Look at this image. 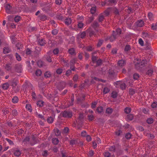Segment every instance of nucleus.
<instances>
[{
  "mask_svg": "<svg viewBox=\"0 0 157 157\" xmlns=\"http://www.w3.org/2000/svg\"><path fill=\"white\" fill-rule=\"evenodd\" d=\"M20 19H21L20 17V16H16L14 18V20L15 22H17L19 21L20 20Z\"/></svg>",
  "mask_w": 157,
  "mask_h": 157,
  "instance_id": "nucleus-58",
  "label": "nucleus"
},
{
  "mask_svg": "<svg viewBox=\"0 0 157 157\" xmlns=\"http://www.w3.org/2000/svg\"><path fill=\"white\" fill-rule=\"evenodd\" d=\"M5 139L7 141L10 145H14V143L12 140L7 138H5Z\"/></svg>",
  "mask_w": 157,
  "mask_h": 157,
  "instance_id": "nucleus-52",
  "label": "nucleus"
},
{
  "mask_svg": "<svg viewBox=\"0 0 157 157\" xmlns=\"http://www.w3.org/2000/svg\"><path fill=\"white\" fill-rule=\"evenodd\" d=\"M104 17L103 15H99L98 18V21L99 22H102L104 21Z\"/></svg>",
  "mask_w": 157,
  "mask_h": 157,
  "instance_id": "nucleus-27",
  "label": "nucleus"
},
{
  "mask_svg": "<svg viewBox=\"0 0 157 157\" xmlns=\"http://www.w3.org/2000/svg\"><path fill=\"white\" fill-rule=\"evenodd\" d=\"M105 112L108 114H111L113 112L112 108L109 107L106 108Z\"/></svg>",
  "mask_w": 157,
  "mask_h": 157,
  "instance_id": "nucleus-28",
  "label": "nucleus"
},
{
  "mask_svg": "<svg viewBox=\"0 0 157 157\" xmlns=\"http://www.w3.org/2000/svg\"><path fill=\"white\" fill-rule=\"evenodd\" d=\"M103 42V40L99 39L97 44V46L98 47H100L102 45Z\"/></svg>",
  "mask_w": 157,
  "mask_h": 157,
  "instance_id": "nucleus-53",
  "label": "nucleus"
},
{
  "mask_svg": "<svg viewBox=\"0 0 157 157\" xmlns=\"http://www.w3.org/2000/svg\"><path fill=\"white\" fill-rule=\"evenodd\" d=\"M18 98L17 96H14L12 99V101L13 103L15 104L18 102Z\"/></svg>",
  "mask_w": 157,
  "mask_h": 157,
  "instance_id": "nucleus-26",
  "label": "nucleus"
},
{
  "mask_svg": "<svg viewBox=\"0 0 157 157\" xmlns=\"http://www.w3.org/2000/svg\"><path fill=\"white\" fill-rule=\"evenodd\" d=\"M113 33H115L116 35L118 37L121 33L122 30L120 28H117L115 31H113Z\"/></svg>",
  "mask_w": 157,
  "mask_h": 157,
  "instance_id": "nucleus-17",
  "label": "nucleus"
},
{
  "mask_svg": "<svg viewBox=\"0 0 157 157\" xmlns=\"http://www.w3.org/2000/svg\"><path fill=\"white\" fill-rule=\"evenodd\" d=\"M39 140L33 135H32L30 143L32 145H33L39 143Z\"/></svg>",
  "mask_w": 157,
  "mask_h": 157,
  "instance_id": "nucleus-2",
  "label": "nucleus"
},
{
  "mask_svg": "<svg viewBox=\"0 0 157 157\" xmlns=\"http://www.w3.org/2000/svg\"><path fill=\"white\" fill-rule=\"evenodd\" d=\"M131 134L129 133H127L125 135V137L127 139H130L131 137Z\"/></svg>",
  "mask_w": 157,
  "mask_h": 157,
  "instance_id": "nucleus-60",
  "label": "nucleus"
},
{
  "mask_svg": "<svg viewBox=\"0 0 157 157\" xmlns=\"http://www.w3.org/2000/svg\"><path fill=\"white\" fill-rule=\"evenodd\" d=\"M15 56L17 60L18 61H20L21 60V58L20 56L17 53L15 54Z\"/></svg>",
  "mask_w": 157,
  "mask_h": 157,
  "instance_id": "nucleus-62",
  "label": "nucleus"
},
{
  "mask_svg": "<svg viewBox=\"0 0 157 157\" xmlns=\"http://www.w3.org/2000/svg\"><path fill=\"white\" fill-rule=\"evenodd\" d=\"M96 63L97 66H101L102 63V60L101 59H99L97 60L96 62Z\"/></svg>",
  "mask_w": 157,
  "mask_h": 157,
  "instance_id": "nucleus-46",
  "label": "nucleus"
},
{
  "mask_svg": "<svg viewBox=\"0 0 157 157\" xmlns=\"http://www.w3.org/2000/svg\"><path fill=\"white\" fill-rule=\"evenodd\" d=\"M117 36L116 35L115 33H113L112 35L110 36H109L106 38V40H109L111 42H113L117 38Z\"/></svg>",
  "mask_w": 157,
  "mask_h": 157,
  "instance_id": "nucleus-5",
  "label": "nucleus"
},
{
  "mask_svg": "<svg viewBox=\"0 0 157 157\" xmlns=\"http://www.w3.org/2000/svg\"><path fill=\"white\" fill-rule=\"evenodd\" d=\"M126 64V61L123 59L119 60L117 63L118 65L120 67H123Z\"/></svg>",
  "mask_w": 157,
  "mask_h": 157,
  "instance_id": "nucleus-14",
  "label": "nucleus"
},
{
  "mask_svg": "<svg viewBox=\"0 0 157 157\" xmlns=\"http://www.w3.org/2000/svg\"><path fill=\"white\" fill-rule=\"evenodd\" d=\"M53 121L54 118L53 117H50L47 119L48 122L49 123H52L53 122Z\"/></svg>",
  "mask_w": 157,
  "mask_h": 157,
  "instance_id": "nucleus-43",
  "label": "nucleus"
},
{
  "mask_svg": "<svg viewBox=\"0 0 157 157\" xmlns=\"http://www.w3.org/2000/svg\"><path fill=\"white\" fill-rule=\"evenodd\" d=\"M51 75V73L50 72L47 71L44 74V76L46 78H49Z\"/></svg>",
  "mask_w": 157,
  "mask_h": 157,
  "instance_id": "nucleus-44",
  "label": "nucleus"
},
{
  "mask_svg": "<svg viewBox=\"0 0 157 157\" xmlns=\"http://www.w3.org/2000/svg\"><path fill=\"white\" fill-rule=\"evenodd\" d=\"M46 43V41L44 39L40 38L38 40V44L41 46H44Z\"/></svg>",
  "mask_w": 157,
  "mask_h": 157,
  "instance_id": "nucleus-10",
  "label": "nucleus"
},
{
  "mask_svg": "<svg viewBox=\"0 0 157 157\" xmlns=\"http://www.w3.org/2000/svg\"><path fill=\"white\" fill-rule=\"evenodd\" d=\"M72 22V20L71 18L67 17L64 20L65 24L67 26L70 25Z\"/></svg>",
  "mask_w": 157,
  "mask_h": 157,
  "instance_id": "nucleus-16",
  "label": "nucleus"
},
{
  "mask_svg": "<svg viewBox=\"0 0 157 157\" xmlns=\"http://www.w3.org/2000/svg\"><path fill=\"white\" fill-rule=\"evenodd\" d=\"M124 111L127 114L129 113L131 111V109L129 107H126L124 109Z\"/></svg>",
  "mask_w": 157,
  "mask_h": 157,
  "instance_id": "nucleus-47",
  "label": "nucleus"
},
{
  "mask_svg": "<svg viewBox=\"0 0 157 157\" xmlns=\"http://www.w3.org/2000/svg\"><path fill=\"white\" fill-rule=\"evenodd\" d=\"M148 16L150 20L152 21L153 20V14L151 13H148Z\"/></svg>",
  "mask_w": 157,
  "mask_h": 157,
  "instance_id": "nucleus-42",
  "label": "nucleus"
},
{
  "mask_svg": "<svg viewBox=\"0 0 157 157\" xmlns=\"http://www.w3.org/2000/svg\"><path fill=\"white\" fill-rule=\"evenodd\" d=\"M25 53L27 55H29L32 54V51L30 49L28 48L25 49Z\"/></svg>",
  "mask_w": 157,
  "mask_h": 157,
  "instance_id": "nucleus-33",
  "label": "nucleus"
},
{
  "mask_svg": "<svg viewBox=\"0 0 157 157\" xmlns=\"http://www.w3.org/2000/svg\"><path fill=\"white\" fill-rule=\"evenodd\" d=\"M77 59L76 58H74L71 59L70 61V65H75V63L77 61Z\"/></svg>",
  "mask_w": 157,
  "mask_h": 157,
  "instance_id": "nucleus-24",
  "label": "nucleus"
},
{
  "mask_svg": "<svg viewBox=\"0 0 157 157\" xmlns=\"http://www.w3.org/2000/svg\"><path fill=\"white\" fill-rule=\"evenodd\" d=\"M78 58L80 60H82L83 58V53L82 52L80 53L78 55Z\"/></svg>",
  "mask_w": 157,
  "mask_h": 157,
  "instance_id": "nucleus-59",
  "label": "nucleus"
},
{
  "mask_svg": "<svg viewBox=\"0 0 157 157\" xmlns=\"http://www.w3.org/2000/svg\"><path fill=\"white\" fill-rule=\"evenodd\" d=\"M116 84L120 86V88L122 90L125 89L126 85L125 83L122 82L121 81H118L116 82Z\"/></svg>",
  "mask_w": 157,
  "mask_h": 157,
  "instance_id": "nucleus-6",
  "label": "nucleus"
},
{
  "mask_svg": "<svg viewBox=\"0 0 157 157\" xmlns=\"http://www.w3.org/2000/svg\"><path fill=\"white\" fill-rule=\"evenodd\" d=\"M40 19L42 21H45L47 19V17L45 15H40L38 16Z\"/></svg>",
  "mask_w": 157,
  "mask_h": 157,
  "instance_id": "nucleus-21",
  "label": "nucleus"
},
{
  "mask_svg": "<svg viewBox=\"0 0 157 157\" xmlns=\"http://www.w3.org/2000/svg\"><path fill=\"white\" fill-rule=\"evenodd\" d=\"M63 70L62 68H59L56 71V72L58 74H60L63 72Z\"/></svg>",
  "mask_w": 157,
  "mask_h": 157,
  "instance_id": "nucleus-54",
  "label": "nucleus"
},
{
  "mask_svg": "<svg viewBox=\"0 0 157 157\" xmlns=\"http://www.w3.org/2000/svg\"><path fill=\"white\" fill-rule=\"evenodd\" d=\"M42 72L40 70H37L35 72V74L37 76H40Z\"/></svg>",
  "mask_w": 157,
  "mask_h": 157,
  "instance_id": "nucleus-55",
  "label": "nucleus"
},
{
  "mask_svg": "<svg viewBox=\"0 0 157 157\" xmlns=\"http://www.w3.org/2000/svg\"><path fill=\"white\" fill-rule=\"evenodd\" d=\"M44 102L42 100H40L37 102V105L39 107H42L44 105Z\"/></svg>",
  "mask_w": 157,
  "mask_h": 157,
  "instance_id": "nucleus-31",
  "label": "nucleus"
},
{
  "mask_svg": "<svg viewBox=\"0 0 157 157\" xmlns=\"http://www.w3.org/2000/svg\"><path fill=\"white\" fill-rule=\"evenodd\" d=\"M11 51V49L10 47L8 46L5 47L3 48V52L4 54L8 53Z\"/></svg>",
  "mask_w": 157,
  "mask_h": 157,
  "instance_id": "nucleus-15",
  "label": "nucleus"
},
{
  "mask_svg": "<svg viewBox=\"0 0 157 157\" xmlns=\"http://www.w3.org/2000/svg\"><path fill=\"white\" fill-rule=\"evenodd\" d=\"M97 111L99 113H101L103 112V109L102 107L100 106L98 107L96 109Z\"/></svg>",
  "mask_w": 157,
  "mask_h": 157,
  "instance_id": "nucleus-23",
  "label": "nucleus"
},
{
  "mask_svg": "<svg viewBox=\"0 0 157 157\" xmlns=\"http://www.w3.org/2000/svg\"><path fill=\"white\" fill-rule=\"evenodd\" d=\"M140 77L139 74L137 73H135L133 75V78L135 80H137Z\"/></svg>",
  "mask_w": 157,
  "mask_h": 157,
  "instance_id": "nucleus-56",
  "label": "nucleus"
},
{
  "mask_svg": "<svg viewBox=\"0 0 157 157\" xmlns=\"http://www.w3.org/2000/svg\"><path fill=\"white\" fill-rule=\"evenodd\" d=\"M84 116L82 113H80L79 116L78 117V120L76 121L77 122H79V124H82V122L84 121Z\"/></svg>",
  "mask_w": 157,
  "mask_h": 157,
  "instance_id": "nucleus-8",
  "label": "nucleus"
},
{
  "mask_svg": "<svg viewBox=\"0 0 157 157\" xmlns=\"http://www.w3.org/2000/svg\"><path fill=\"white\" fill-rule=\"evenodd\" d=\"M86 36V33L85 31H84L81 33H79L78 35V38H84Z\"/></svg>",
  "mask_w": 157,
  "mask_h": 157,
  "instance_id": "nucleus-19",
  "label": "nucleus"
},
{
  "mask_svg": "<svg viewBox=\"0 0 157 157\" xmlns=\"http://www.w3.org/2000/svg\"><path fill=\"white\" fill-rule=\"evenodd\" d=\"M86 32L88 33L90 37H92L93 36H96L95 32L93 30L91 27H89L86 30Z\"/></svg>",
  "mask_w": 157,
  "mask_h": 157,
  "instance_id": "nucleus-3",
  "label": "nucleus"
},
{
  "mask_svg": "<svg viewBox=\"0 0 157 157\" xmlns=\"http://www.w3.org/2000/svg\"><path fill=\"white\" fill-rule=\"evenodd\" d=\"M136 24L137 27H140L144 25V22L142 20H140L137 21Z\"/></svg>",
  "mask_w": 157,
  "mask_h": 157,
  "instance_id": "nucleus-12",
  "label": "nucleus"
},
{
  "mask_svg": "<svg viewBox=\"0 0 157 157\" xmlns=\"http://www.w3.org/2000/svg\"><path fill=\"white\" fill-rule=\"evenodd\" d=\"M131 49V47L129 45H127L125 46L124 51L125 52H128L130 51Z\"/></svg>",
  "mask_w": 157,
  "mask_h": 157,
  "instance_id": "nucleus-35",
  "label": "nucleus"
},
{
  "mask_svg": "<svg viewBox=\"0 0 157 157\" xmlns=\"http://www.w3.org/2000/svg\"><path fill=\"white\" fill-rule=\"evenodd\" d=\"M12 115L14 117L17 116L18 115V112L16 109L12 110L11 112Z\"/></svg>",
  "mask_w": 157,
  "mask_h": 157,
  "instance_id": "nucleus-36",
  "label": "nucleus"
},
{
  "mask_svg": "<svg viewBox=\"0 0 157 157\" xmlns=\"http://www.w3.org/2000/svg\"><path fill=\"white\" fill-rule=\"evenodd\" d=\"M54 130H55V132L56 136H58L60 135L61 134L60 132L58 129H56V130L54 129Z\"/></svg>",
  "mask_w": 157,
  "mask_h": 157,
  "instance_id": "nucleus-57",
  "label": "nucleus"
},
{
  "mask_svg": "<svg viewBox=\"0 0 157 157\" xmlns=\"http://www.w3.org/2000/svg\"><path fill=\"white\" fill-rule=\"evenodd\" d=\"M5 67L7 71H10L12 68L11 65L10 64H6L5 65Z\"/></svg>",
  "mask_w": 157,
  "mask_h": 157,
  "instance_id": "nucleus-32",
  "label": "nucleus"
},
{
  "mask_svg": "<svg viewBox=\"0 0 157 157\" xmlns=\"http://www.w3.org/2000/svg\"><path fill=\"white\" fill-rule=\"evenodd\" d=\"M61 114L63 117L67 118H71L72 116V112L70 111H64Z\"/></svg>",
  "mask_w": 157,
  "mask_h": 157,
  "instance_id": "nucleus-1",
  "label": "nucleus"
},
{
  "mask_svg": "<svg viewBox=\"0 0 157 157\" xmlns=\"http://www.w3.org/2000/svg\"><path fill=\"white\" fill-rule=\"evenodd\" d=\"M142 35L143 38L148 37L149 36L147 33L144 32L142 33Z\"/></svg>",
  "mask_w": 157,
  "mask_h": 157,
  "instance_id": "nucleus-51",
  "label": "nucleus"
},
{
  "mask_svg": "<svg viewBox=\"0 0 157 157\" xmlns=\"http://www.w3.org/2000/svg\"><path fill=\"white\" fill-rule=\"evenodd\" d=\"M153 119L152 118L150 117L147 118L146 120V122L149 124H152L153 122Z\"/></svg>",
  "mask_w": 157,
  "mask_h": 157,
  "instance_id": "nucleus-30",
  "label": "nucleus"
},
{
  "mask_svg": "<svg viewBox=\"0 0 157 157\" xmlns=\"http://www.w3.org/2000/svg\"><path fill=\"white\" fill-rule=\"evenodd\" d=\"M117 156H119L122 154L123 151V150L121 149H119L117 151Z\"/></svg>",
  "mask_w": 157,
  "mask_h": 157,
  "instance_id": "nucleus-37",
  "label": "nucleus"
},
{
  "mask_svg": "<svg viewBox=\"0 0 157 157\" xmlns=\"http://www.w3.org/2000/svg\"><path fill=\"white\" fill-rule=\"evenodd\" d=\"M78 79V76L77 74L75 75L73 78L74 81L75 82H77Z\"/></svg>",
  "mask_w": 157,
  "mask_h": 157,
  "instance_id": "nucleus-48",
  "label": "nucleus"
},
{
  "mask_svg": "<svg viewBox=\"0 0 157 157\" xmlns=\"http://www.w3.org/2000/svg\"><path fill=\"white\" fill-rule=\"evenodd\" d=\"M96 10V6L92 7L90 10V11L92 14H94L95 13Z\"/></svg>",
  "mask_w": 157,
  "mask_h": 157,
  "instance_id": "nucleus-49",
  "label": "nucleus"
},
{
  "mask_svg": "<svg viewBox=\"0 0 157 157\" xmlns=\"http://www.w3.org/2000/svg\"><path fill=\"white\" fill-rule=\"evenodd\" d=\"M5 6L7 13L9 14L12 13V7L9 4H6Z\"/></svg>",
  "mask_w": 157,
  "mask_h": 157,
  "instance_id": "nucleus-4",
  "label": "nucleus"
},
{
  "mask_svg": "<svg viewBox=\"0 0 157 157\" xmlns=\"http://www.w3.org/2000/svg\"><path fill=\"white\" fill-rule=\"evenodd\" d=\"M129 93L132 95H133L135 93V90L132 88L129 89Z\"/></svg>",
  "mask_w": 157,
  "mask_h": 157,
  "instance_id": "nucleus-45",
  "label": "nucleus"
},
{
  "mask_svg": "<svg viewBox=\"0 0 157 157\" xmlns=\"http://www.w3.org/2000/svg\"><path fill=\"white\" fill-rule=\"evenodd\" d=\"M109 150L113 152L115 151V147L114 145H113L110 146L109 148Z\"/></svg>",
  "mask_w": 157,
  "mask_h": 157,
  "instance_id": "nucleus-41",
  "label": "nucleus"
},
{
  "mask_svg": "<svg viewBox=\"0 0 157 157\" xmlns=\"http://www.w3.org/2000/svg\"><path fill=\"white\" fill-rule=\"evenodd\" d=\"M151 28L153 30H156L157 29V22L155 25L152 24L151 26Z\"/></svg>",
  "mask_w": 157,
  "mask_h": 157,
  "instance_id": "nucleus-64",
  "label": "nucleus"
},
{
  "mask_svg": "<svg viewBox=\"0 0 157 157\" xmlns=\"http://www.w3.org/2000/svg\"><path fill=\"white\" fill-rule=\"evenodd\" d=\"M117 92L115 91H113L111 94V97L113 98H116L117 96Z\"/></svg>",
  "mask_w": 157,
  "mask_h": 157,
  "instance_id": "nucleus-34",
  "label": "nucleus"
},
{
  "mask_svg": "<svg viewBox=\"0 0 157 157\" xmlns=\"http://www.w3.org/2000/svg\"><path fill=\"white\" fill-rule=\"evenodd\" d=\"M91 26L95 29L96 28L99 26V24L97 21H94L91 24Z\"/></svg>",
  "mask_w": 157,
  "mask_h": 157,
  "instance_id": "nucleus-20",
  "label": "nucleus"
},
{
  "mask_svg": "<svg viewBox=\"0 0 157 157\" xmlns=\"http://www.w3.org/2000/svg\"><path fill=\"white\" fill-rule=\"evenodd\" d=\"M65 84L64 82H59L57 86V87L59 90H61L63 89L65 87Z\"/></svg>",
  "mask_w": 157,
  "mask_h": 157,
  "instance_id": "nucleus-9",
  "label": "nucleus"
},
{
  "mask_svg": "<svg viewBox=\"0 0 157 157\" xmlns=\"http://www.w3.org/2000/svg\"><path fill=\"white\" fill-rule=\"evenodd\" d=\"M13 154L15 156L19 157L21 155V152L20 150L16 149L14 150Z\"/></svg>",
  "mask_w": 157,
  "mask_h": 157,
  "instance_id": "nucleus-18",
  "label": "nucleus"
},
{
  "mask_svg": "<svg viewBox=\"0 0 157 157\" xmlns=\"http://www.w3.org/2000/svg\"><path fill=\"white\" fill-rule=\"evenodd\" d=\"M9 82L10 85L12 86L13 88H15L17 85V81L14 79L9 81Z\"/></svg>",
  "mask_w": 157,
  "mask_h": 157,
  "instance_id": "nucleus-11",
  "label": "nucleus"
},
{
  "mask_svg": "<svg viewBox=\"0 0 157 157\" xmlns=\"http://www.w3.org/2000/svg\"><path fill=\"white\" fill-rule=\"evenodd\" d=\"M9 84V83L6 82L3 84L2 86V88L4 90H7L9 86L10 85Z\"/></svg>",
  "mask_w": 157,
  "mask_h": 157,
  "instance_id": "nucleus-22",
  "label": "nucleus"
},
{
  "mask_svg": "<svg viewBox=\"0 0 157 157\" xmlns=\"http://www.w3.org/2000/svg\"><path fill=\"white\" fill-rule=\"evenodd\" d=\"M87 21L89 23H91L94 20V17L93 16H91L90 17H89L88 18Z\"/></svg>",
  "mask_w": 157,
  "mask_h": 157,
  "instance_id": "nucleus-61",
  "label": "nucleus"
},
{
  "mask_svg": "<svg viewBox=\"0 0 157 157\" xmlns=\"http://www.w3.org/2000/svg\"><path fill=\"white\" fill-rule=\"evenodd\" d=\"M15 71L18 73H21L22 71V66L20 64L15 65Z\"/></svg>",
  "mask_w": 157,
  "mask_h": 157,
  "instance_id": "nucleus-7",
  "label": "nucleus"
},
{
  "mask_svg": "<svg viewBox=\"0 0 157 157\" xmlns=\"http://www.w3.org/2000/svg\"><path fill=\"white\" fill-rule=\"evenodd\" d=\"M98 57L96 56H95L93 55L92 56L91 59L92 63H94L96 62L97 60V59Z\"/></svg>",
  "mask_w": 157,
  "mask_h": 157,
  "instance_id": "nucleus-38",
  "label": "nucleus"
},
{
  "mask_svg": "<svg viewBox=\"0 0 157 157\" xmlns=\"http://www.w3.org/2000/svg\"><path fill=\"white\" fill-rule=\"evenodd\" d=\"M127 118L128 120L131 121L133 118V116L132 114H128L127 115Z\"/></svg>",
  "mask_w": 157,
  "mask_h": 157,
  "instance_id": "nucleus-50",
  "label": "nucleus"
},
{
  "mask_svg": "<svg viewBox=\"0 0 157 157\" xmlns=\"http://www.w3.org/2000/svg\"><path fill=\"white\" fill-rule=\"evenodd\" d=\"M52 143L55 145H57L59 142V140L57 138H53L52 140Z\"/></svg>",
  "mask_w": 157,
  "mask_h": 157,
  "instance_id": "nucleus-25",
  "label": "nucleus"
},
{
  "mask_svg": "<svg viewBox=\"0 0 157 157\" xmlns=\"http://www.w3.org/2000/svg\"><path fill=\"white\" fill-rule=\"evenodd\" d=\"M109 89L107 87H104L103 90V94H106L108 93H109Z\"/></svg>",
  "mask_w": 157,
  "mask_h": 157,
  "instance_id": "nucleus-29",
  "label": "nucleus"
},
{
  "mask_svg": "<svg viewBox=\"0 0 157 157\" xmlns=\"http://www.w3.org/2000/svg\"><path fill=\"white\" fill-rule=\"evenodd\" d=\"M67 52L69 54L72 56L75 55L76 54L75 50L73 48H69Z\"/></svg>",
  "mask_w": 157,
  "mask_h": 157,
  "instance_id": "nucleus-13",
  "label": "nucleus"
},
{
  "mask_svg": "<svg viewBox=\"0 0 157 157\" xmlns=\"http://www.w3.org/2000/svg\"><path fill=\"white\" fill-rule=\"evenodd\" d=\"M153 73V71L152 69L148 70L146 72V74L147 75L149 76H151Z\"/></svg>",
  "mask_w": 157,
  "mask_h": 157,
  "instance_id": "nucleus-40",
  "label": "nucleus"
},
{
  "mask_svg": "<svg viewBox=\"0 0 157 157\" xmlns=\"http://www.w3.org/2000/svg\"><path fill=\"white\" fill-rule=\"evenodd\" d=\"M147 61L146 60H143L140 63V64L142 67H144L145 66V64L147 63Z\"/></svg>",
  "mask_w": 157,
  "mask_h": 157,
  "instance_id": "nucleus-63",
  "label": "nucleus"
},
{
  "mask_svg": "<svg viewBox=\"0 0 157 157\" xmlns=\"http://www.w3.org/2000/svg\"><path fill=\"white\" fill-rule=\"evenodd\" d=\"M31 96H32V98L33 99L34 101L36 100V94L35 92L33 91H32V92L31 93Z\"/></svg>",
  "mask_w": 157,
  "mask_h": 157,
  "instance_id": "nucleus-39",
  "label": "nucleus"
}]
</instances>
